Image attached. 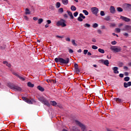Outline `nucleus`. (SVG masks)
Returning a JSON list of instances; mask_svg holds the SVG:
<instances>
[{
  "instance_id": "nucleus-1",
  "label": "nucleus",
  "mask_w": 131,
  "mask_h": 131,
  "mask_svg": "<svg viewBox=\"0 0 131 131\" xmlns=\"http://www.w3.org/2000/svg\"><path fill=\"white\" fill-rule=\"evenodd\" d=\"M55 61L56 63H60V64H68L69 63V58L63 59L62 58H55Z\"/></svg>"
},
{
  "instance_id": "nucleus-2",
  "label": "nucleus",
  "mask_w": 131,
  "mask_h": 131,
  "mask_svg": "<svg viewBox=\"0 0 131 131\" xmlns=\"http://www.w3.org/2000/svg\"><path fill=\"white\" fill-rule=\"evenodd\" d=\"M8 86L11 89V90H14V91H17V92H22V88L18 85H13L11 84H9Z\"/></svg>"
},
{
  "instance_id": "nucleus-3",
  "label": "nucleus",
  "mask_w": 131,
  "mask_h": 131,
  "mask_svg": "<svg viewBox=\"0 0 131 131\" xmlns=\"http://www.w3.org/2000/svg\"><path fill=\"white\" fill-rule=\"evenodd\" d=\"M57 26H61V27H66V20L65 19H61L56 23Z\"/></svg>"
},
{
  "instance_id": "nucleus-4",
  "label": "nucleus",
  "mask_w": 131,
  "mask_h": 131,
  "mask_svg": "<svg viewBox=\"0 0 131 131\" xmlns=\"http://www.w3.org/2000/svg\"><path fill=\"white\" fill-rule=\"evenodd\" d=\"M110 50L115 53H119V52H121L122 49L121 47L119 46H111Z\"/></svg>"
},
{
  "instance_id": "nucleus-5",
  "label": "nucleus",
  "mask_w": 131,
  "mask_h": 131,
  "mask_svg": "<svg viewBox=\"0 0 131 131\" xmlns=\"http://www.w3.org/2000/svg\"><path fill=\"white\" fill-rule=\"evenodd\" d=\"M75 122L77 125H79V126H80L82 131L85 130L86 127L84 125H83V124L81 123L80 122L77 120H75Z\"/></svg>"
},
{
  "instance_id": "nucleus-6",
  "label": "nucleus",
  "mask_w": 131,
  "mask_h": 131,
  "mask_svg": "<svg viewBox=\"0 0 131 131\" xmlns=\"http://www.w3.org/2000/svg\"><path fill=\"white\" fill-rule=\"evenodd\" d=\"M91 12L95 16H98V13H99V9L97 7H92L91 8Z\"/></svg>"
},
{
  "instance_id": "nucleus-7",
  "label": "nucleus",
  "mask_w": 131,
  "mask_h": 131,
  "mask_svg": "<svg viewBox=\"0 0 131 131\" xmlns=\"http://www.w3.org/2000/svg\"><path fill=\"white\" fill-rule=\"evenodd\" d=\"M12 74H13V75H15V76H16V77L19 78V79L21 80V81H25V78L20 76L19 74H18V73L16 72H13Z\"/></svg>"
},
{
  "instance_id": "nucleus-8",
  "label": "nucleus",
  "mask_w": 131,
  "mask_h": 131,
  "mask_svg": "<svg viewBox=\"0 0 131 131\" xmlns=\"http://www.w3.org/2000/svg\"><path fill=\"white\" fill-rule=\"evenodd\" d=\"M83 19H85V16H84L82 13H80L79 16L77 18L78 21L82 22L83 21Z\"/></svg>"
},
{
  "instance_id": "nucleus-9",
  "label": "nucleus",
  "mask_w": 131,
  "mask_h": 131,
  "mask_svg": "<svg viewBox=\"0 0 131 131\" xmlns=\"http://www.w3.org/2000/svg\"><path fill=\"white\" fill-rule=\"evenodd\" d=\"M123 31H131V26L126 25L124 26V29H122Z\"/></svg>"
},
{
  "instance_id": "nucleus-10",
  "label": "nucleus",
  "mask_w": 131,
  "mask_h": 131,
  "mask_svg": "<svg viewBox=\"0 0 131 131\" xmlns=\"http://www.w3.org/2000/svg\"><path fill=\"white\" fill-rule=\"evenodd\" d=\"M120 19H121L123 21H125V22H129L130 21V19L127 18L125 16H121Z\"/></svg>"
},
{
  "instance_id": "nucleus-11",
  "label": "nucleus",
  "mask_w": 131,
  "mask_h": 131,
  "mask_svg": "<svg viewBox=\"0 0 131 131\" xmlns=\"http://www.w3.org/2000/svg\"><path fill=\"white\" fill-rule=\"evenodd\" d=\"M100 61L102 63H103L106 66H109V60L101 59Z\"/></svg>"
},
{
  "instance_id": "nucleus-12",
  "label": "nucleus",
  "mask_w": 131,
  "mask_h": 131,
  "mask_svg": "<svg viewBox=\"0 0 131 131\" xmlns=\"http://www.w3.org/2000/svg\"><path fill=\"white\" fill-rule=\"evenodd\" d=\"M112 69L115 74H118V73H119V71H118V68H117V67H115L113 68Z\"/></svg>"
},
{
  "instance_id": "nucleus-13",
  "label": "nucleus",
  "mask_w": 131,
  "mask_h": 131,
  "mask_svg": "<svg viewBox=\"0 0 131 131\" xmlns=\"http://www.w3.org/2000/svg\"><path fill=\"white\" fill-rule=\"evenodd\" d=\"M110 13H111V14H115V12L116 11L115 10V8H114V7L113 6H111L110 8Z\"/></svg>"
},
{
  "instance_id": "nucleus-14",
  "label": "nucleus",
  "mask_w": 131,
  "mask_h": 131,
  "mask_svg": "<svg viewBox=\"0 0 131 131\" xmlns=\"http://www.w3.org/2000/svg\"><path fill=\"white\" fill-rule=\"evenodd\" d=\"M131 86V82L130 81L124 83V87L125 88H128V86Z\"/></svg>"
},
{
  "instance_id": "nucleus-15",
  "label": "nucleus",
  "mask_w": 131,
  "mask_h": 131,
  "mask_svg": "<svg viewBox=\"0 0 131 131\" xmlns=\"http://www.w3.org/2000/svg\"><path fill=\"white\" fill-rule=\"evenodd\" d=\"M67 12L68 13L69 16H70L71 19H74V17L73 16V14H72V12L70 11H67Z\"/></svg>"
},
{
  "instance_id": "nucleus-16",
  "label": "nucleus",
  "mask_w": 131,
  "mask_h": 131,
  "mask_svg": "<svg viewBox=\"0 0 131 131\" xmlns=\"http://www.w3.org/2000/svg\"><path fill=\"white\" fill-rule=\"evenodd\" d=\"M114 101H116L117 103H122V99L119 98H116L114 99Z\"/></svg>"
},
{
  "instance_id": "nucleus-17",
  "label": "nucleus",
  "mask_w": 131,
  "mask_h": 131,
  "mask_svg": "<svg viewBox=\"0 0 131 131\" xmlns=\"http://www.w3.org/2000/svg\"><path fill=\"white\" fill-rule=\"evenodd\" d=\"M43 104L46 105V106H48V107H50L51 106V104L49 103V101L47 99L43 101Z\"/></svg>"
},
{
  "instance_id": "nucleus-18",
  "label": "nucleus",
  "mask_w": 131,
  "mask_h": 131,
  "mask_svg": "<svg viewBox=\"0 0 131 131\" xmlns=\"http://www.w3.org/2000/svg\"><path fill=\"white\" fill-rule=\"evenodd\" d=\"M37 89L39 90V91H40V92H45V88L40 85L37 86Z\"/></svg>"
},
{
  "instance_id": "nucleus-19",
  "label": "nucleus",
  "mask_w": 131,
  "mask_h": 131,
  "mask_svg": "<svg viewBox=\"0 0 131 131\" xmlns=\"http://www.w3.org/2000/svg\"><path fill=\"white\" fill-rule=\"evenodd\" d=\"M3 64H4L5 65H6L7 67L11 68V63H9V62H8V61H3Z\"/></svg>"
},
{
  "instance_id": "nucleus-20",
  "label": "nucleus",
  "mask_w": 131,
  "mask_h": 131,
  "mask_svg": "<svg viewBox=\"0 0 131 131\" xmlns=\"http://www.w3.org/2000/svg\"><path fill=\"white\" fill-rule=\"evenodd\" d=\"M72 130L73 131H80V129L79 128L76 127V126H73L72 128Z\"/></svg>"
},
{
  "instance_id": "nucleus-21",
  "label": "nucleus",
  "mask_w": 131,
  "mask_h": 131,
  "mask_svg": "<svg viewBox=\"0 0 131 131\" xmlns=\"http://www.w3.org/2000/svg\"><path fill=\"white\" fill-rule=\"evenodd\" d=\"M38 99L40 101V102H41V103H43V101L46 100V98L42 96L38 98Z\"/></svg>"
},
{
  "instance_id": "nucleus-22",
  "label": "nucleus",
  "mask_w": 131,
  "mask_h": 131,
  "mask_svg": "<svg viewBox=\"0 0 131 131\" xmlns=\"http://www.w3.org/2000/svg\"><path fill=\"white\" fill-rule=\"evenodd\" d=\"M29 88H33L34 86V84H32L31 82H29L27 84Z\"/></svg>"
},
{
  "instance_id": "nucleus-23",
  "label": "nucleus",
  "mask_w": 131,
  "mask_h": 131,
  "mask_svg": "<svg viewBox=\"0 0 131 131\" xmlns=\"http://www.w3.org/2000/svg\"><path fill=\"white\" fill-rule=\"evenodd\" d=\"M61 2L63 5H68V3H69L68 0H61Z\"/></svg>"
},
{
  "instance_id": "nucleus-24",
  "label": "nucleus",
  "mask_w": 131,
  "mask_h": 131,
  "mask_svg": "<svg viewBox=\"0 0 131 131\" xmlns=\"http://www.w3.org/2000/svg\"><path fill=\"white\" fill-rule=\"evenodd\" d=\"M98 52L101 54H105V51L101 48L98 49Z\"/></svg>"
},
{
  "instance_id": "nucleus-25",
  "label": "nucleus",
  "mask_w": 131,
  "mask_h": 131,
  "mask_svg": "<svg viewBox=\"0 0 131 131\" xmlns=\"http://www.w3.org/2000/svg\"><path fill=\"white\" fill-rule=\"evenodd\" d=\"M60 7H61V3H60L59 2H57L56 4V7L57 8V9H59Z\"/></svg>"
},
{
  "instance_id": "nucleus-26",
  "label": "nucleus",
  "mask_w": 131,
  "mask_h": 131,
  "mask_svg": "<svg viewBox=\"0 0 131 131\" xmlns=\"http://www.w3.org/2000/svg\"><path fill=\"white\" fill-rule=\"evenodd\" d=\"M72 43L73 46H75V47H76L77 46V44L75 42V40L72 39Z\"/></svg>"
},
{
  "instance_id": "nucleus-27",
  "label": "nucleus",
  "mask_w": 131,
  "mask_h": 131,
  "mask_svg": "<svg viewBox=\"0 0 131 131\" xmlns=\"http://www.w3.org/2000/svg\"><path fill=\"white\" fill-rule=\"evenodd\" d=\"M71 11H76V7H75V6L72 5L71 7Z\"/></svg>"
},
{
  "instance_id": "nucleus-28",
  "label": "nucleus",
  "mask_w": 131,
  "mask_h": 131,
  "mask_svg": "<svg viewBox=\"0 0 131 131\" xmlns=\"http://www.w3.org/2000/svg\"><path fill=\"white\" fill-rule=\"evenodd\" d=\"M99 26V25L97 23H95L92 25L93 28H97Z\"/></svg>"
},
{
  "instance_id": "nucleus-29",
  "label": "nucleus",
  "mask_w": 131,
  "mask_h": 131,
  "mask_svg": "<svg viewBox=\"0 0 131 131\" xmlns=\"http://www.w3.org/2000/svg\"><path fill=\"white\" fill-rule=\"evenodd\" d=\"M42 22H43V19H42V18H39L38 19V24H41Z\"/></svg>"
},
{
  "instance_id": "nucleus-30",
  "label": "nucleus",
  "mask_w": 131,
  "mask_h": 131,
  "mask_svg": "<svg viewBox=\"0 0 131 131\" xmlns=\"http://www.w3.org/2000/svg\"><path fill=\"white\" fill-rule=\"evenodd\" d=\"M82 12L83 13V14H84V15H85V16H88V15H89V12H88L85 10H83Z\"/></svg>"
},
{
  "instance_id": "nucleus-31",
  "label": "nucleus",
  "mask_w": 131,
  "mask_h": 131,
  "mask_svg": "<svg viewBox=\"0 0 131 131\" xmlns=\"http://www.w3.org/2000/svg\"><path fill=\"white\" fill-rule=\"evenodd\" d=\"M117 11L118 12H122L123 11V9L121 8V7H118L117 8Z\"/></svg>"
},
{
  "instance_id": "nucleus-32",
  "label": "nucleus",
  "mask_w": 131,
  "mask_h": 131,
  "mask_svg": "<svg viewBox=\"0 0 131 131\" xmlns=\"http://www.w3.org/2000/svg\"><path fill=\"white\" fill-rule=\"evenodd\" d=\"M84 27H87L88 28H90L91 27V25L89 24H85L83 25Z\"/></svg>"
},
{
  "instance_id": "nucleus-33",
  "label": "nucleus",
  "mask_w": 131,
  "mask_h": 131,
  "mask_svg": "<svg viewBox=\"0 0 131 131\" xmlns=\"http://www.w3.org/2000/svg\"><path fill=\"white\" fill-rule=\"evenodd\" d=\"M26 15L30 14V11L28 8L26 9Z\"/></svg>"
},
{
  "instance_id": "nucleus-34",
  "label": "nucleus",
  "mask_w": 131,
  "mask_h": 131,
  "mask_svg": "<svg viewBox=\"0 0 131 131\" xmlns=\"http://www.w3.org/2000/svg\"><path fill=\"white\" fill-rule=\"evenodd\" d=\"M64 12V10L62 8H60L58 9V12L59 13H63Z\"/></svg>"
},
{
  "instance_id": "nucleus-35",
  "label": "nucleus",
  "mask_w": 131,
  "mask_h": 131,
  "mask_svg": "<svg viewBox=\"0 0 131 131\" xmlns=\"http://www.w3.org/2000/svg\"><path fill=\"white\" fill-rule=\"evenodd\" d=\"M124 81H129V77H125L124 78Z\"/></svg>"
},
{
  "instance_id": "nucleus-36",
  "label": "nucleus",
  "mask_w": 131,
  "mask_h": 131,
  "mask_svg": "<svg viewBox=\"0 0 131 131\" xmlns=\"http://www.w3.org/2000/svg\"><path fill=\"white\" fill-rule=\"evenodd\" d=\"M51 103H52V106H56V105H57V102L55 101H51Z\"/></svg>"
},
{
  "instance_id": "nucleus-37",
  "label": "nucleus",
  "mask_w": 131,
  "mask_h": 131,
  "mask_svg": "<svg viewBox=\"0 0 131 131\" xmlns=\"http://www.w3.org/2000/svg\"><path fill=\"white\" fill-rule=\"evenodd\" d=\"M75 70L76 72H77V73H79L80 72V71H79V69H78V67L75 68Z\"/></svg>"
},
{
  "instance_id": "nucleus-38",
  "label": "nucleus",
  "mask_w": 131,
  "mask_h": 131,
  "mask_svg": "<svg viewBox=\"0 0 131 131\" xmlns=\"http://www.w3.org/2000/svg\"><path fill=\"white\" fill-rule=\"evenodd\" d=\"M118 66L119 67H122L123 66V62H119Z\"/></svg>"
},
{
  "instance_id": "nucleus-39",
  "label": "nucleus",
  "mask_w": 131,
  "mask_h": 131,
  "mask_svg": "<svg viewBox=\"0 0 131 131\" xmlns=\"http://www.w3.org/2000/svg\"><path fill=\"white\" fill-rule=\"evenodd\" d=\"M115 30H116V32H117L118 33H119V32H120V31H121L120 29H119L118 28H116L115 29Z\"/></svg>"
},
{
  "instance_id": "nucleus-40",
  "label": "nucleus",
  "mask_w": 131,
  "mask_h": 131,
  "mask_svg": "<svg viewBox=\"0 0 131 131\" xmlns=\"http://www.w3.org/2000/svg\"><path fill=\"white\" fill-rule=\"evenodd\" d=\"M100 15L105 16V12L103 11H100Z\"/></svg>"
},
{
  "instance_id": "nucleus-41",
  "label": "nucleus",
  "mask_w": 131,
  "mask_h": 131,
  "mask_svg": "<svg viewBox=\"0 0 131 131\" xmlns=\"http://www.w3.org/2000/svg\"><path fill=\"white\" fill-rule=\"evenodd\" d=\"M92 49L93 50H97L98 47H97L96 46L93 45L92 46Z\"/></svg>"
},
{
  "instance_id": "nucleus-42",
  "label": "nucleus",
  "mask_w": 131,
  "mask_h": 131,
  "mask_svg": "<svg viewBox=\"0 0 131 131\" xmlns=\"http://www.w3.org/2000/svg\"><path fill=\"white\" fill-rule=\"evenodd\" d=\"M23 100L24 101H25V102H27V100H28V99H27V98L25 97H23Z\"/></svg>"
},
{
  "instance_id": "nucleus-43",
  "label": "nucleus",
  "mask_w": 131,
  "mask_h": 131,
  "mask_svg": "<svg viewBox=\"0 0 131 131\" xmlns=\"http://www.w3.org/2000/svg\"><path fill=\"white\" fill-rule=\"evenodd\" d=\"M27 103H28V104H32V102L29 99H28V100H27Z\"/></svg>"
},
{
  "instance_id": "nucleus-44",
  "label": "nucleus",
  "mask_w": 131,
  "mask_h": 131,
  "mask_svg": "<svg viewBox=\"0 0 131 131\" xmlns=\"http://www.w3.org/2000/svg\"><path fill=\"white\" fill-rule=\"evenodd\" d=\"M74 17H77V16H78V12H76L74 13Z\"/></svg>"
},
{
  "instance_id": "nucleus-45",
  "label": "nucleus",
  "mask_w": 131,
  "mask_h": 131,
  "mask_svg": "<svg viewBox=\"0 0 131 131\" xmlns=\"http://www.w3.org/2000/svg\"><path fill=\"white\" fill-rule=\"evenodd\" d=\"M112 45H115L117 43V42L116 41H113L111 42Z\"/></svg>"
},
{
  "instance_id": "nucleus-46",
  "label": "nucleus",
  "mask_w": 131,
  "mask_h": 131,
  "mask_svg": "<svg viewBox=\"0 0 131 131\" xmlns=\"http://www.w3.org/2000/svg\"><path fill=\"white\" fill-rule=\"evenodd\" d=\"M123 34L124 36H126V37H128V33H123Z\"/></svg>"
},
{
  "instance_id": "nucleus-47",
  "label": "nucleus",
  "mask_w": 131,
  "mask_h": 131,
  "mask_svg": "<svg viewBox=\"0 0 131 131\" xmlns=\"http://www.w3.org/2000/svg\"><path fill=\"white\" fill-rule=\"evenodd\" d=\"M84 52V55H86V54L88 53V52H89V50H84L83 51Z\"/></svg>"
},
{
  "instance_id": "nucleus-48",
  "label": "nucleus",
  "mask_w": 131,
  "mask_h": 131,
  "mask_svg": "<svg viewBox=\"0 0 131 131\" xmlns=\"http://www.w3.org/2000/svg\"><path fill=\"white\" fill-rule=\"evenodd\" d=\"M123 68L125 71H127V70H128V68L126 66H124Z\"/></svg>"
},
{
  "instance_id": "nucleus-49",
  "label": "nucleus",
  "mask_w": 131,
  "mask_h": 131,
  "mask_svg": "<svg viewBox=\"0 0 131 131\" xmlns=\"http://www.w3.org/2000/svg\"><path fill=\"white\" fill-rule=\"evenodd\" d=\"M97 32H98V33H99V34H102V31H101V30H100V29H98V30H97Z\"/></svg>"
},
{
  "instance_id": "nucleus-50",
  "label": "nucleus",
  "mask_w": 131,
  "mask_h": 131,
  "mask_svg": "<svg viewBox=\"0 0 131 131\" xmlns=\"http://www.w3.org/2000/svg\"><path fill=\"white\" fill-rule=\"evenodd\" d=\"M105 20L106 21H109V20H110V16H107L106 18H105Z\"/></svg>"
},
{
  "instance_id": "nucleus-51",
  "label": "nucleus",
  "mask_w": 131,
  "mask_h": 131,
  "mask_svg": "<svg viewBox=\"0 0 131 131\" xmlns=\"http://www.w3.org/2000/svg\"><path fill=\"white\" fill-rule=\"evenodd\" d=\"M33 19L34 21H37V20H38L37 17H34Z\"/></svg>"
},
{
  "instance_id": "nucleus-52",
  "label": "nucleus",
  "mask_w": 131,
  "mask_h": 131,
  "mask_svg": "<svg viewBox=\"0 0 131 131\" xmlns=\"http://www.w3.org/2000/svg\"><path fill=\"white\" fill-rule=\"evenodd\" d=\"M47 24H51V23H52V21H51V20H47Z\"/></svg>"
},
{
  "instance_id": "nucleus-53",
  "label": "nucleus",
  "mask_w": 131,
  "mask_h": 131,
  "mask_svg": "<svg viewBox=\"0 0 131 131\" xmlns=\"http://www.w3.org/2000/svg\"><path fill=\"white\" fill-rule=\"evenodd\" d=\"M69 52L70 54H72V53H73V50L72 49H69Z\"/></svg>"
},
{
  "instance_id": "nucleus-54",
  "label": "nucleus",
  "mask_w": 131,
  "mask_h": 131,
  "mask_svg": "<svg viewBox=\"0 0 131 131\" xmlns=\"http://www.w3.org/2000/svg\"><path fill=\"white\" fill-rule=\"evenodd\" d=\"M66 40L67 41H70V38H69V37H67V38H66Z\"/></svg>"
},
{
  "instance_id": "nucleus-55",
  "label": "nucleus",
  "mask_w": 131,
  "mask_h": 131,
  "mask_svg": "<svg viewBox=\"0 0 131 131\" xmlns=\"http://www.w3.org/2000/svg\"><path fill=\"white\" fill-rule=\"evenodd\" d=\"M56 37H57L58 38H63V36H59V35H56Z\"/></svg>"
},
{
  "instance_id": "nucleus-56",
  "label": "nucleus",
  "mask_w": 131,
  "mask_h": 131,
  "mask_svg": "<svg viewBox=\"0 0 131 131\" xmlns=\"http://www.w3.org/2000/svg\"><path fill=\"white\" fill-rule=\"evenodd\" d=\"M124 75H125V76H128V72H125L124 73Z\"/></svg>"
},
{
  "instance_id": "nucleus-57",
  "label": "nucleus",
  "mask_w": 131,
  "mask_h": 131,
  "mask_svg": "<svg viewBox=\"0 0 131 131\" xmlns=\"http://www.w3.org/2000/svg\"><path fill=\"white\" fill-rule=\"evenodd\" d=\"M74 67L75 68H77L78 67V64H77V63H75Z\"/></svg>"
},
{
  "instance_id": "nucleus-58",
  "label": "nucleus",
  "mask_w": 131,
  "mask_h": 131,
  "mask_svg": "<svg viewBox=\"0 0 131 131\" xmlns=\"http://www.w3.org/2000/svg\"><path fill=\"white\" fill-rule=\"evenodd\" d=\"M63 16L64 17V18H68V15H67V14H64Z\"/></svg>"
},
{
  "instance_id": "nucleus-59",
  "label": "nucleus",
  "mask_w": 131,
  "mask_h": 131,
  "mask_svg": "<svg viewBox=\"0 0 131 131\" xmlns=\"http://www.w3.org/2000/svg\"><path fill=\"white\" fill-rule=\"evenodd\" d=\"M127 7L129 8V9H130V10H131V5L127 4Z\"/></svg>"
},
{
  "instance_id": "nucleus-60",
  "label": "nucleus",
  "mask_w": 131,
  "mask_h": 131,
  "mask_svg": "<svg viewBox=\"0 0 131 131\" xmlns=\"http://www.w3.org/2000/svg\"><path fill=\"white\" fill-rule=\"evenodd\" d=\"M119 76L121 78H123V74H119Z\"/></svg>"
},
{
  "instance_id": "nucleus-61",
  "label": "nucleus",
  "mask_w": 131,
  "mask_h": 131,
  "mask_svg": "<svg viewBox=\"0 0 131 131\" xmlns=\"http://www.w3.org/2000/svg\"><path fill=\"white\" fill-rule=\"evenodd\" d=\"M121 26H123V24H120L118 26V27H121Z\"/></svg>"
},
{
  "instance_id": "nucleus-62",
  "label": "nucleus",
  "mask_w": 131,
  "mask_h": 131,
  "mask_svg": "<svg viewBox=\"0 0 131 131\" xmlns=\"http://www.w3.org/2000/svg\"><path fill=\"white\" fill-rule=\"evenodd\" d=\"M92 41H93V42H96V41H97V40H96V39L93 38V39H92Z\"/></svg>"
},
{
  "instance_id": "nucleus-63",
  "label": "nucleus",
  "mask_w": 131,
  "mask_h": 131,
  "mask_svg": "<svg viewBox=\"0 0 131 131\" xmlns=\"http://www.w3.org/2000/svg\"><path fill=\"white\" fill-rule=\"evenodd\" d=\"M105 28H106V27H105V26H101V29H105Z\"/></svg>"
},
{
  "instance_id": "nucleus-64",
  "label": "nucleus",
  "mask_w": 131,
  "mask_h": 131,
  "mask_svg": "<svg viewBox=\"0 0 131 131\" xmlns=\"http://www.w3.org/2000/svg\"><path fill=\"white\" fill-rule=\"evenodd\" d=\"M81 52V49H80L77 51L78 53H80Z\"/></svg>"
}]
</instances>
